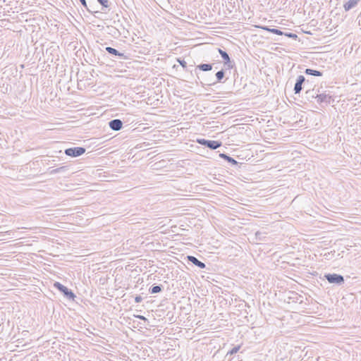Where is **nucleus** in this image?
Here are the masks:
<instances>
[{
	"instance_id": "obj_1",
	"label": "nucleus",
	"mask_w": 361,
	"mask_h": 361,
	"mask_svg": "<svg viewBox=\"0 0 361 361\" xmlns=\"http://www.w3.org/2000/svg\"><path fill=\"white\" fill-rule=\"evenodd\" d=\"M140 319L139 322L141 325L145 329H150L151 327H159L161 326L163 319H157L156 317H137Z\"/></svg>"
},
{
	"instance_id": "obj_2",
	"label": "nucleus",
	"mask_w": 361,
	"mask_h": 361,
	"mask_svg": "<svg viewBox=\"0 0 361 361\" xmlns=\"http://www.w3.org/2000/svg\"><path fill=\"white\" fill-rule=\"evenodd\" d=\"M54 286L61 293H63V296L67 299L74 300V298H75V295L73 293V292L71 289L68 288L66 286L61 284V283L55 282Z\"/></svg>"
},
{
	"instance_id": "obj_3",
	"label": "nucleus",
	"mask_w": 361,
	"mask_h": 361,
	"mask_svg": "<svg viewBox=\"0 0 361 361\" xmlns=\"http://www.w3.org/2000/svg\"><path fill=\"white\" fill-rule=\"evenodd\" d=\"M325 279L328 281L329 283L336 285H342L344 283V277L338 274H326L324 275Z\"/></svg>"
},
{
	"instance_id": "obj_4",
	"label": "nucleus",
	"mask_w": 361,
	"mask_h": 361,
	"mask_svg": "<svg viewBox=\"0 0 361 361\" xmlns=\"http://www.w3.org/2000/svg\"><path fill=\"white\" fill-rule=\"evenodd\" d=\"M197 142L201 145L205 146L211 149H216L221 146L222 143L217 140H209L203 138L197 139Z\"/></svg>"
},
{
	"instance_id": "obj_5",
	"label": "nucleus",
	"mask_w": 361,
	"mask_h": 361,
	"mask_svg": "<svg viewBox=\"0 0 361 361\" xmlns=\"http://www.w3.org/2000/svg\"><path fill=\"white\" fill-rule=\"evenodd\" d=\"M86 149L82 147H75L65 149L66 155L71 157H78L85 152Z\"/></svg>"
},
{
	"instance_id": "obj_6",
	"label": "nucleus",
	"mask_w": 361,
	"mask_h": 361,
	"mask_svg": "<svg viewBox=\"0 0 361 361\" xmlns=\"http://www.w3.org/2000/svg\"><path fill=\"white\" fill-rule=\"evenodd\" d=\"M331 96L329 94L321 93V94H316V99H317V102L319 104L325 103L326 104H329L331 103Z\"/></svg>"
},
{
	"instance_id": "obj_7",
	"label": "nucleus",
	"mask_w": 361,
	"mask_h": 361,
	"mask_svg": "<svg viewBox=\"0 0 361 361\" xmlns=\"http://www.w3.org/2000/svg\"><path fill=\"white\" fill-rule=\"evenodd\" d=\"M305 78L303 75H300L298 77L293 89L295 94L300 93L301 90H302V84L305 82Z\"/></svg>"
},
{
	"instance_id": "obj_8",
	"label": "nucleus",
	"mask_w": 361,
	"mask_h": 361,
	"mask_svg": "<svg viewBox=\"0 0 361 361\" xmlns=\"http://www.w3.org/2000/svg\"><path fill=\"white\" fill-rule=\"evenodd\" d=\"M110 128L113 130H120L123 127V122L120 119H113L109 122Z\"/></svg>"
},
{
	"instance_id": "obj_9",
	"label": "nucleus",
	"mask_w": 361,
	"mask_h": 361,
	"mask_svg": "<svg viewBox=\"0 0 361 361\" xmlns=\"http://www.w3.org/2000/svg\"><path fill=\"white\" fill-rule=\"evenodd\" d=\"M187 258L189 262H192L194 265L197 266L200 269H204L206 267L204 262L200 261L197 257L194 256L188 255Z\"/></svg>"
},
{
	"instance_id": "obj_10",
	"label": "nucleus",
	"mask_w": 361,
	"mask_h": 361,
	"mask_svg": "<svg viewBox=\"0 0 361 361\" xmlns=\"http://www.w3.org/2000/svg\"><path fill=\"white\" fill-rule=\"evenodd\" d=\"M360 2V0H348L344 4L343 8L345 11L354 8Z\"/></svg>"
},
{
	"instance_id": "obj_11",
	"label": "nucleus",
	"mask_w": 361,
	"mask_h": 361,
	"mask_svg": "<svg viewBox=\"0 0 361 361\" xmlns=\"http://www.w3.org/2000/svg\"><path fill=\"white\" fill-rule=\"evenodd\" d=\"M106 51L111 54V55H114V56H119V57H121V58H123V59H126V56L124 55L123 53H121L120 51H118L117 49L113 48V47H106L105 48Z\"/></svg>"
},
{
	"instance_id": "obj_12",
	"label": "nucleus",
	"mask_w": 361,
	"mask_h": 361,
	"mask_svg": "<svg viewBox=\"0 0 361 361\" xmlns=\"http://www.w3.org/2000/svg\"><path fill=\"white\" fill-rule=\"evenodd\" d=\"M164 287L162 285H152L149 289V293L150 294H155V293H160L162 291Z\"/></svg>"
},
{
	"instance_id": "obj_13",
	"label": "nucleus",
	"mask_w": 361,
	"mask_h": 361,
	"mask_svg": "<svg viewBox=\"0 0 361 361\" xmlns=\"http://www.w3.org/2000/svg\"><path fill=\"white\" fill-rule=\"evenodd\" d=\"M97 1L102 6V11L104 13H106L107 11L110 10V4L109 0H97Z\"/></svg>"
},
{
	"instance_id": "obj_14",
	"label": "nucleus",
	"mask_w": 361,
	"mask_h": 361,
	"mask_svg": "<svg viewBox=\"0 0 361 361\" xmlns=\"http://www.w3.org/2000/svg\"><path fill=\"white\" fill-rule=\"evenodd\" d=\"M219 157L222 159L226 160L228 163L231 164L232 165H238V162L234 159L233 157L227 155L226 154L221 153L219 154Z\"/></svg>"
},
{
	"instance_id": "obj_15",
	"label": "nucleus",
	"mask_w": 361,
	"mask_h": 361,
	"mask_svg": "<svg viewBox=\"0 0 361 361\" xmlns=\"http://www.w3.org/2000/svg\"><path fill=\"white\" fill-rule=\"evenodd\" d=\"M305 73L306 75H313V76H322L323 73L319 71L311 69V68H306L305 71Z\"/></svg>"
},
{
	"instance_id": "obj_16",
	"label": "nucleus",
	"mask_w": 361,
	"mask_h": 361,
	"mask_svg": "<svg viewBox=\"0 0 361 361\" xmlns=\"http://www.w3.org/2000/svg\"><path fill=\"white\" fill-rule=\"evenodd\" d=\"M212 63H200L197 66V68L202 71H209L212 69Z\"/></svg>"
},
{
	"instance_id": "obj_17",
	"label": "nucleus",
	"mask_w": 361,
	"mask_h": 361,
	"mask_svg": "<svg viewBox=\"0 0 361 361\" xmlns=\"http://www.w3.org/2000/svg\"><path fill=\"white\" fill-rule=\"evenodd\" d=\"M67 170V166H61L56 169H49V173L53 175L59 173L65 172Z\"/></svg>"
},
{
	"instance_id": "obj_18",
	"label": "nucleus",
	"mask_w": 361,
	"mask_h": 361,
	"mask_svg": "<svg viewBox=\"0 0 361 361\" xmlns=\"http://www.w3.org/2000/svg\"><path fill=\"white\" fill-rule=\"evenodd\" d=\"M81 4L86 8V10L92 13V14H94V16H96L95 14L97 13H100L101 12L99 11H92V10H90L88 7H87V2H86V0H80Z\"/></svg>"
},
{
	"instance_id": "obj_19",
	"label": "nucleus",
	"mask_w": 361,
	"mask_h": 361,
	"mask_svg": "<svg viewBox=\"0 0 361 361\" xmlns=\"http://www.w3.org/2000/svg\"><path fill=\"white\" fill-rule=\"evenodd\" d=\"M218 51L221 55V58L224 59V62L226 61H229L230 57L226 51L219 48Z\"/></svg>"
},
{
	"instance_id": "obj_20",
	"label": "nucleus",
	"mask_w": 361,
	"mask_h": 361,
	"mask_svg": "<svg viewBox=\"0 0 361 361\" xmlns=\"http://www.w3.org/2000/svg\"><path fill=\"white\" fill-rule=\"evenodd\" d=\"M317 93L315 92L314 90H309L305 92L306 97L308 100H310V99H316V94Z\"/></svg>"
},
{
	"instance_id": "obj_21",
	"label": "nucleus",
	"mask_w": 361,
	"mask_h": 361,
	"mask_svg": "<svg viewBox=\"0 0 361 361\" xmlns=\"http://www.w3.org/2000/svg\"><path fill=\"white\" fill-rule=\"evenodd\" d=\"M225 76V71L222 69L216 73V82H221Z\"/></svg>"
},
{
	"instance_id": "obj_22",
	"label": "nucleus",
	"mask_w": 361,
	"mask_h": 361,
	"mask_svg": "<svg viewBox=\"0 0 361 361\" xmlns=\"http://www.w3.org/2000/svg\"><path fill=\"white\" fill-rule=\"evenodd\" d=\"M338 322L337 320H335L334 322H332V321H330V322H326V326H325V327L326 328H336L338 324H336Z\"/></svg>"
},
{
	"instance_id": "obj_23",
	"label": "nucleus",
	"mask_w": 361,
	"mask_h": 361,
	"mask_svg": "<svg viewBox=\"0 0 361 361\" xmlns=\"http://www.w3.org/2000/svg\"><path fill=\"white\" fill-rule=\"evenodd\" d=\"M240 347L241 346L240 345L233 347L231 350H229L227 353V355H234V354L237 353L239 351Z\"/></svg>"
},
{
	"instance_id": "obj_24",
	"label": "nucleus",
	"mask_w": 361,
	"mask_h": 361,
	"mask_svg": "<svg viewBox=\"0 0 361 361\" xmlns=\"http://www.w3.org/2000/svg\"><path fill=\"white\" fill-rule=\"evenodd\" d=\"M224 66H226L228 69H231L235 66V62L231 61L230 59L229 61H226L224 62Z\"/></svg>"
},
{
	"instance_id": "obj_25",
	"label": "nucleus",
	"mask_w": 361,
	"mask_h": 361,
	"mask_svg": "<svg viewBox=\"0 0 361 361\" xmlns=\"http://www.w3.org/2000/svg\"><path fill=\"white\" fill-rule=\"evenodd\" d=\"M5 321H6V317H1L0 319V332L3 331L5 329V327H6Z\"/></svg>"
},
{
	"instance_id": "obj_26",
	"label": "nucleus",
	"mask_w": 361,
	"mask_h": 361,
	"mask_svg": "<svg viewBox=\"0 0 361 361\" xmlns=\"http://www.w3.org/2000/svg\"><path fill=\"white\" fill-rule=\"evenodd\" d=\"M270 32L278 35H283V32L276 28H271Z\"/></svg>"
},
{
	"instance_id": "obj_27",
	"label": "nucleus",
	"mask_w": 361,
	"mask_h": 361,
	"mask_svg": "<svg viewBox=\"0 0 361 361\" xmlns=\"http://www.w3.org/2000/svg\"><path fill=\"white\" fill-rule=\"evenodd\" d=\"M283 35L288 37V38L295 39L298 37V35L293 32H283Z\"/></svg>"
},
{
	"instance_id": "obj_28",
	"label": "nucleus",
	"mask_w": 361,
	"mask_h": 361,
	"mask_svg": "<svg viewBox=\"0 0 361 361\" xmlns=\"http://www.w3.org/2000/svg\"><path fill=\"white\" fill-rule=\"evenodd\" d=\"M177 61L183 68H185L187 67V63L183 59L178 58L177 59Z\"/></svg>"
},
{
	"instance_id": "obj_29",
	"label": "nucleus",
	"mask_w": 361,
	"mask_h": 361,
	"mask_svg": "<svg viewBox=\"0 0 361 361\" xmlns=\"http://www.w3.org/2000/svg\"><path fill=\"white\" fill-rule=\"evenodd\" d=\"M257 27L258 28H260L262 30H266V31H268L270 32V30L271 28L269 27L268 26H266V25H259V26H257Z\"/></svg>"
},
{
	"instance_id": "obj_30",
	"label": "nucleus",
	"mask_w": 361,
	"mask_h": 361,
	"mask_svg": "<svg viewBox=\"0 0 361 361\" xmlns=\"http://www.w3.org/2000/svg\"><path fill=\"white\" fill-rule=\"evenodd\" d=\"M142 296H141V295H136V296L135 297V302L136 303H139V302H142Z\"/></svg>"
},
{
	"instance_id": "obj_31",
	"label": "nucleus",
	"mask_w": 361,
	"mask_h": 361,
	"mask_svg": "<svg viewBox=\"0 0 361 361\" xmlns=\"http://www.w3.org/2000/svg\"><path fill=\"white\" fill-rule=\"evenodd\" d=\"M121 319L123 320L125 322H128V321L130 319V317H119Z\"/></svg>"
},
{
	"instance_id": "obj_32",
	"label": "nucleus",
	"mask_w": 361,
	"mask_h": 361,
	"mask_svg": "<svg viewBox=\"0 0 361 361\" xmlns=\"http://www.w3.org/2000/svg\"><path fill=\"white\" fill-rule=\"evenodd\" d=\"M173 317H169V321L171 322H175L176 321L173 320Z\"/></svg>"
},
{
	"instance_id": "obj_33",
	"label": "nucleus",
	"mask_w": 361,
	"mask_h": 361,
	"mask_svg": "<svg viewBox=\"0 0 361 361\" xmlns=\"http://www.w3.org/2000/svg\"><path fill=\"white\" fill-rule=\"evenodd\" d=\"M0 314H5V312H0Z\"/></svg>"
},
{
	"instance_id": "obj_34",
	"label": "nucleus",
	"mask_w": 361,
	"mask_h": 361,
	"mask_svg": "<svg viewBox=\"0 0 361 361\" xmlns=\"http://www.w3.org/2000/svg\"><path fill=\"white\" fill-rule=\"evenodd\" d=\"M238 361H243V360H238Z\"/></svg>"
}]
</instances>
